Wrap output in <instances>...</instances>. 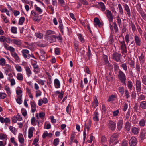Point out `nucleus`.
I'll return each instance as SVG.
<instances>
[{"label":"nucleus","mask_w":146,"mask_h":146,"mask_svg":"<svg viewBox=\"0 0 146 146\" xmlns=\"http://www.w3.org/2000/svg\"><path fill=\"white\" fill-rule=\"evenodd\" d=\"M119 135V133H115L113 134L110 138V146H114L118 142V137Z\"/></svg>","instance_id":"nucleus-1"},{"label":"nucleus","mask_w":146,"mask_h":146,"mask_svg":"<svg viewBox=\"0 0 146 146\" xmlns=\"http://www.w3.org/2000/svg\"><path fill=\"white\" fill-rule=\"evenodd\" d=\"M104 14H106L109 22H112L113 17L111 11L108 9H107L106 11L104 12Z\"/></svg>","instance_id":"nucleus-2"},{"label":"nucleus","mask_w":146,"mask_h":146,"mask_svg":"<svg viewBox=\"0 0 146 146\" xmlns=\"http://www.w3.org/2000/svg\"><path fill=\"white\" fill-rule=\"evenodd\" d=\"M136 89L137 94L140 93L141 90V81L139 80H136Z\"/></svg>","instance_id":"nucleus-3"},{"label":"nucleus","mask_w":146,"mask_h":146,"mask_svg":"<svg viewBox=\"0 0 146 146\" xmlns=\"http://www.w3.org/2000/svg\"><path fill=\"white\" fill-rule=\"evenodd\" d=\"M145 54L144 52L140 53V55L139 56L138 58L141 64L142 65L145 62Z\"/></svg>","instance_id":"nucleus-4"},{"label":"nucleus","mask_w":146,"mask_h":146,"mask_svg":"<svg viewBox=\"0 0 146 146\" xmlns=\"http://www.w3.org/2000/svg\"><path fill=\"white\" fill-rule=\"evenodd\" d=\"M121 55L117 52H114L112 54V58L117 62L120 61Z\"/></svg>","instance_id":"nucleus-5"},{"label":"nucleus","mask_w":146,"mask_h":146,"mask_svg":"<svg viewBox=\"0 0 146 146\" xmlns=\"http://www.w3.org/2000/svg\"><path fill=\"white\" fill-rule=\"evenodd\" d=\"M103 59L105 65H106L108 67H111L112 66V65L109 62L108 56L105 55L103 54Z\"/></svg>","instance_id":"nucleus-6"},{"label":"nucleus","mask_w":146,"mask_h":146,"mask_svg":"<svg viewBox=\"0 0 146 146\" xmlns=\"http://www.w3.org/2000/svg\"><path fill=\"white\" fill-rule=\"evenodd\" d=\"M118 77L119 81L126 79V77L125 73L121 70L118 71Z\"/></svg>","instance_id":"nucleus-7"},{"label":"nucleus","mask_w":146,"mask_h":146,"mask_svg":"<svg viewBox=\"0 0 146 146\" xmlns=\"http://www.w3.org/2000/svg\"><path fill=\"white\" fill-rule=\"evenodd\" d=\"M137 142V139L134 137H132L129 140V145L130 146H135Z\"/></svg>","instance_id":"nucleus-8"},{"label":"nucleus","mask_w":146,"mask_h":146,"mask_svg":"<svg viewBox=\"0 0 146 146\" xmlns=\"http://www.w3.org/2000/svg\"><path fill=\"white\" fill-rule=\"evenodd\" d=\"M108 125L109 128L112 131L115 130L116 128V123L111 120L108 121Z\"/></svg>","instance_id":"nucleus-9"},{"label":"nucleus","mask_w":146,"mask_h":146,"mask_svg":"<svg viewBox=\"0 0 146 146\" xmlns=\"http://www.w3.org/2000/svg\"><path fill=\"white\" fill-rule=\"evenodd\" d=\"M40 56H39V58L42 61H45V60L46 54L44 51L43 50H40Z\"/></svg>","instance_id":"nucleus-10"},{"label":"nucleus","mask_w":146,"mask_h":146,"mask_svg":"<svg viewBox=\"0 0 146 146\" xmlns=\"http://www.w3.org/2000/svg\"><path fill=\"white\" fill-rule=\"evenodd\" d=\"M55 35H53L50 36L49 37H47L46 38V40L50 43L54 42H56V40L55 39Z\"/></svg>","instance_id":"nucleus-11"},{"label":"nucleus","mask_w":146,"mask_h":146,"mask_svg":"<svg viewBox=\"0 0 146 146\" xmlns=\"http://www.w3.org/2000/svg\"><path fill=\"white\" fill-rule=\"evenodd\" d=\"M125 10L126 12L128 17H130L131 16L130 9L129 6L126 4H123V5Z\"/></svg>","instance_id":"nucleus-12"},{"label":"nucleus","mask_w":146,"mask_h":146,"mask_svg":"<svg viewBox=\"0 0 146 146\" xmlns=\"http://www.w3.org/2000/svg\"><path fill=\"white\" fill-rule=\"evenodd\" d=\"M134 38L136 45L138 46H140L141 44L140 38L139 36L136 35L134 36Z\"/></svg>","instance_id":"nucleus-13"},{"label":"nucleus","mask_w":146,"mask_h":146,"mask_svg":"<svg viewBox=\"0 0 146 146\" xmlns=\"http://www.w3.org/2000/svg\"><path fill=\"white\" fill-rule=\"evenodd\" d=\"M35 129L33 127H31L28 130V135L29 138H31L33 136V131H34Z\"/></svg>","instance_id":"nucleus-14"},{"label":"nucleus","mask_w":146,"mask_h":146,"mask_svg":"<svg viewBox=\"0 0 146 146\" xmlns=\"http://www.w3.org/2000/svg\"><path fill=\"white\" fill-rule=\"evenodd\" d=\"M54 84L56 88H59L60 87V82L58 79H54Z\"/></svg>","instance_id":"nucleus-15"},{"label":"nucleus","mask_w":146,"mask_h":146,"mask_svg":"<svg viewBox=\"0 0 146 146\" xmlns=\"http://www.w3.org/2000/svg\"><path fill=\"white\" fill-rule=\"evenodd\" d=\"M98 4L101 10L103 12L105 11L106 7L104 3L102 2H98Z\"/></svg>","instance_id":"nucleus-16"},{"label":"nucleus","mask_w":146,"mask_h":146,"mask_svg":"<svg viewBox=\"0 0 146 146\" xmlns=\"http://www.w3.org/2000/svg\"><path fill=\"white\" fill-rule=\"evenodd\" d=\"M18 139L19 142L21 144H23L24 142V139L23 135L21 133L19 134Z\"/></svg>","instance_id":"nucleus-17"},{"label":"nucleus","mask_w":146,"mask_h":146,"mask_svg":"<svg viewBox=\"0 0 146 146\" xmlns=\"http://www.w3.org/2000/svg\"><path fill=\"white\" fill-rule=\"evenodd\" d=\"M35 35L37 38L40 39H42L44 36L43 34L39 31L36 32L35 34Z\"/></svg>","instance_id":"nucleus-18"},{"label":"nucleus","mask_w":146,"mask_h":146,"mask_svg":"<svg viewBox=\"0 0 146 146\" xmlns=\"http://www.w3.org/2000/svg\"><path fill=\"white\" fill-rule=\"evenodd\" d=\"M32 65L34 69V72L36 73H38L40 70L37 64H32Z\"/></svg>","instance_id":"nucleus-19"},{"label":"nucleus","mask_w":146,"mask_h":146,"mask_svg":"<svg viewBox=\"0 0 146 146\" xmlns=\"http://www.w3.org/2000/svg\"><path fill=\"white\" fill-rule=\"evenodd\" d=\"M99 114L96 110L93 114V119L94 120L96 121H98L99 120V119L98 117Z\"/></svg>","instance_id":"nucleus-20"},{"label":"nucleus","mask_w":146,"mask_h":146,"mask_svg":"<svg viewBox=\"0 0 146 146\" xmlns=\"http://www.w3.org/2000/svg\"><path fill=\"white\" fill-rule=\"evenodd\" d=\"M29 52V51L27 49H23L21 51L23 56L25 58H27V54Z\"/></svg>","instance_id":"nucleus-21"},{"label":"nucleus","mask_w":146,"mask_h":146,"mask_svg":"<svg viewBox=\"0 0 146 146\" xmlns=\"http://www.w3.org/2000/svg\"><path fill=\"white\" fill-rule=\"evenodd\" d=\"M13 44L17 45L18 46H19L21 45L22 43L20 40H17L15 39H13L12 40Z\"/></svg>","instance_id":"nucleus-22"},{"label":"nucleus","mask_w":146,"mask_h":146,"mask_svg":"<svg viewBox=\"0 0 146 146\" xmlns=\"http://www.w3.org/2000/svg\"><path fill=\"white\" fill-rule=\"evenodd\" d=\"M117 96L116 95H112L110 96L108 100V102H112L115 100V99L117 98Z\"/></svg>","instance_id":"nucleus-23"},{"label":"nucleus","mask_w":146,"mask_h":146,"mask_svg":"<svg viewBox=\"0 0 146 146\" xmlns=\"http://www.w3.org/2000/svg\"><path fill=\"white\" fill-rule=\"evenodd\" d=\"M25 70L27 75L28 77H29L32 74L30 68L28 66L26 67H25Z\"/></svg>","instance_id":"nucleus-24"},{"label":"nucleus","mask_w":146,"mask_h":146,"mask_svg":"<svg viewBox=\"0 0 146 146\" xmlns=\"http://www.w3.org/2000/svg\"><path fill=\"white\" fill-rule=\"evenodd\" d=\"M55 34V32L51 30H48L46 31L45 34V38L47 37H49L50 35H53Z\"/></svg>","instance_id":"nucleus-25"},{"label":"nucleus","mask_w":146,"mask_h":146,"mask_svg":"<svg viewBox=\"0 0 146 146\" xmlns=\"http://www.w3.org/2000/svg\"><path fill=\"white\" fill-rule=\"evenodd\" d=\"M117 22L120 28H121L122 21L119 15L116 17Z\"/></svg>","instance_id":"nucleus-26"},{"label":"nucleus","mask_w":146,"mask_h":146,"mask_svg":"<svg viewBox=\"0 0 146 146\" xmlns=\"http://www.w3.org/2000/svg\"><path fill=\"white\" fill-rule=\"evenodd\" d=\"M123 122V121L122 120L119 121L117 124V128L119 130H120L122 128Z\"/></svg>","instance_id":"nucleus-27"},{"label":"nucleus","mask_w":146,"mask_h":146,"mask_svg":"<svg viewBox=\"0 0 146 146\" xmlns=\"http://www.w3.org/2000/svg\"><path fill=\"white\" fill-rule=\"evenodd\" d=\"M139 129L138 128L136 127H133L131 129V131L134 135H137L139 133Z\"/></svg>","instance_id":"nucleus-28"},{"label":"nucleus","mask_w":146,"mask_h":146,"mask_svg":"<svg viewBox=\"0 0 146 146\" xmlns=\"http://www.w3.org/2000/svg\"><path fill=\"white\" fill-rule=\"evenodd\" d=\"M17 78L19 81H23V76L21 73H18L17 74Z\"/></svg>","instance_id":"nucleus-29"},{"label":"nucleus","mask_w":146,"mask_h":146,"mask_svg":"<svg viewBox=\"0 0 146 146\" xmlns=\"http://www.w3.org/2000/svg\"><path fill=\"white\" fill-rule=\"evenodd\" d=\"M131 127V123L128 121H127L125 125V128L126 129L127 131H129L130 130Z\"/></svg>","instance_id":"nucleus-30"},{"label":"nucleus","mask_w":146,"mask_h":146,"mask_svg":"<svg viewBox=\"0 0 146 146\" xmlns=\"http://www.w3.org/2000/svg\"><path fill=\"white\" fill-rule=\"evenodd\" d=\"M16 93L17 95L20 96L21 95L22 93V90H21V88L19 87H18L16 90Z\"/></svg>","instance_id":"nucleus-31"},{"label":"nucleus","mask_w":146,"mask_h":146,"mask_svg":"<svg viewBox=\"0 0 146 146\" xmlns=\"http://www.w3.org/2000/svg\"><path fill=\"white\" fill-rule=\"evenodd\" d=\"M140 107L143 109H146V101H143L140 104Z\"/></svg>","instance_id":"nucleus-32"},{"label":"nucleus","mask_w":146,"mask_h":146,"mask_svg":"<svg viewBox=\"0 0 146 146\" xmlns=\"http://www.w3.org/2000/svg\"><path fill=\"white\" fill-rule=\"evenodd\" d=\"M22 95H21L17 97V98L16 99V101L17 103L19 104H21L22 103Z\"/></svg>","instance_id":"nucleus-33"},{"label":"nucleus","mask_w":146,"mask_h":146,"mask_svg":"<svg viewBox=\"0 0 146 146\" xmlns=\"http://www.w3.org/2000/svg\"><path fill=\"white\" fill-rule=\"evenodd\" d=\"M88 52L87 53V56L88 59H90L92 55L90 49V46L89 45H88Z\"/></svg>","instance_id":"nucleus-34"},{"label":"nucleus","mask_w":146,"mask_h":146,"mask_svg":"<svg viewBox=\"0 0 146 146\" xmlns=\"http://www.w3.org/2000/svg\"><path fill=\"white\" fill-rule=\"evenodd\" d=\"M146 123V121L144 119L140 120L139 122V125L141 127L145 126Z\"/></svg>","instance_id":"nucleus-35"},{"label":"nucleus","mask_w":146,"mask_h":146,"mask_svg":"<svg viewBox=\"0 0 146 146\" xmlns=\"http://www.w3.org/2000/svg\"><path fill=\"white\" fill-rule=\"evenodd\" d=\"M94 22L96 23V25L99 26L101 25V23L100 22V20L98 18H95L94 19Z\"/></svg>","instance_id":"nucleus-36"},{"label":"nucleus","mask_w":146,"mask_h":146,"mask_svg":"<svg viewBox=\"0 0 146 146\" xmlns=\"http://www.w3.org/2000/svg\"><path fill=\"white\" fill-rule=\"evenodd\" d=\"M9 129L11 131V132L14 134L15 135L16 134L17 130L15 127L12 126H11L9 127Z\"/></svg>","instance_id":"nucleus-37"},{"label":"nucleus","mask_w":146,"mask_h":146,"mask_svg":"<svg viewBox=\"0 0 146 146\" xmlns=\"http://www.w3.org/2000/svg\"><path fill=\"white\" fill-rule=\"evenodd\" d=\"M34 7L36 10L39 13V14L41 13L43 11L40 7H38L36 5H34Z\"/></svg>","instance_id":"nucleus-38"},{"label":"nucleus","mask_w":146,"mask_h":146,"mask_svg":"<svg viewBox=\"0 0 146 146\" xmlns=\"http://www.w3.org/2000/svg\"><path fill=\"white\" fill-rule=\"evenodd\" d=\"M118 7L119 8V11L120 14L122 15L123 13V11L122 7V6L120 4H119L118 5Z\"/></svg>","instance_id":"nucleus-39"},{"label":"nucleus","mask_w":146,"mask_h":146,"mask_svg":"<svg viewBox=\"0 0 146 146\" xmlns=\"http://www.w3.org/2000/svg\"><path fill=\"white\" fill-rule=\"evenodd\" d=\"M25 18L24 17H20L18 23L20 25H22L25 21Z\"/></svg>","instance_id":"nucleus-40"},{"label":"nucleus","mask_w":146,"mask_h":146,"mask_svg":"<svg viewBox=\"0 0 146 146\" xmlns=\"http://www.w3.org/2000/svg\"><path fill=\"white\" fill-rule=\"evenodd\" d=\"M113 25L115 32V33H117L118 31V28L115 22H113Z\"/></svg>","instance_id":"nucleus-41"},{"label":"nucleus","mask_w":146,"mask_h":146,"mask_svg":"<svg viewBox=\"0 0 146 146\" xmlns=\"http://www.w3.org/2000/svg\"><path fill=\"white\" fill-rule=\"evenodd\" d=\"M127 85L128 88L131 90L133 87V85L131 81V80L128 81L127 82Z\"/></svg>","instance_id":"nucleus-42"},{"label":"nucleus","mask_w":146,"mask_h":146,"mask_svg":"<svg viewBox=\"0 0 146 146\" xmlns=\"http://www.w3.org/2000/svg\"><path fill=\"white\" fill-rule=\"evenodd\" d=\"M31 123L34 126H35L36 125V120L35 117H33L32 118L31 120Z\"/></svg>","instance_id":"nucleus-43"},{"label":"nucleus","mask_w":146,"mask_h":146,"mask_svg":"<svg viewBox=\"0 0 146 146\" xmlns=\"http://www.w3.org/2000/svg\"><path fill=\"white\" fill-rule=\"evenodd\" d=\"M4 89L6 91L7 93L9 95H10L11 92L10 90V89L9 87L7 86H5L4 88Z\"/></svg>","instance_id":"nucleus-44"},{"label":"nucleus","mask_w":146,"mask_h":146,"mask_svg":"<svg viewBox=\"0 0 146 146\" xmlns=\"http://www.w3.org/2000/svg\"><path fill=\"white\" fill-rule=\"evenodd\" d=\"M145 132L144 131H141L140 133V136L141 140H143L144 139Z\"/></svg>","instance_id":"nucleus-45"},{"label":"nucleus","mask_w":146,"mask_h":146,"mask_svg":"<svg viewBox=\"0 0 146 146\" xmlns=\"http://www.w3.org/2000/svg\"><path fill=\"white\" fill-rule=\"evenodd\" d=\"M47 9L50 10L51 12V13H50L51 14H53L54 13V9L51 5H48L47 7Z\"/></svg>","instance_id":"nucleus-46"},{"label":"nucleus","mask_w":146,"mask_h":146,"mask_svg":"<svg viewBox=\"0 0 146 146\" xmlns=\"http://www.w3.org/2000/svg\"><path fill=\"white\" fill-rule=\"evenodd\" d=\"M140 13L143 19L146 21V14L143 11Z\"/></svg>","instance_id":"nucleus-47"},{"label":"nucleus","mask_w":146,"mask_h":146,"mask_svg":"<svg viewBox=\"0 0 146 146\" xmlns=\"http://www.w3.org/2000/svg\"><path fill=\"white\" fill-rule=\"evenodd\" d=\"M7 139V136L5 134H0V139L1 140H6Z\"/></svg>","instance_id":"nucleus-48"},{"label":"nucleus","mask_w":146,"mask_h":146,"mask_svg":"<svg viewBox=\"0 0 146 146\" xmlns=\"http://www.w3.org/2000/svg\"><path fill=\"white\" fill-rule=\"evenodd\" d=\"M136 69L137 71L139 72L140 71L141 67L140 64L138 62H136Z\"/></svg>","instance_id":"nucleus-49"},{"label":"nucleus","mask_w":146,"mask_h":146,"mask_svg":"<svg viewBox=\"0 0 146 146\" xmlns=\"http://www.w3.org/2000/svg\"><path fill=\"white\" fill-rule=\"evenodd\" d=\"M7 95L5 93L0 92V99H3L6 97Z\"/></svg>","instance_id":"nucleus-50"},{"label":"nucleus","mask_w":146,"mask_h":146,"mask_svg":"<svg viewBox=\"0 0 146 146\" xmlns=\"http://www.w3.org/2000/svg\"><path fill=\"white\" fill-rule=\"evenodd\" d=\"M58 27L62 34L63 35L64 34V26L62 23L60 24Z\"/></svg>","instance_id":"nucleus-51"},{"label":"nucleus","mask_w":146,"mask_h":146,"mask_svg":"<svg viewBox=\"0 0 146 146\" xmlns=\"http://www.w3.org/2000/svg\"><path fill=\"white\" fill-rule=\"evenodd\" d=\"M6 63L5 60L4 58H1L0 59V65L1 66H4L5 65Z\"/></svg>","instance_id":"nucleus-52"},{"label":"nucleus","mask_w":146,"mask_h":146,"mask_svg":"<svg viewBox=\"0 0 146 146\" xmlns=\"http://www.w3.org/2000/svg\"><path fill=\"white\" fill-rule=\"evenodd\" d=\"M17 28L15 27H12L11 28V31L14 34H17Z\"/></svg>","instance_id":"nucleus-53"},{"label":"nucleus","mask_w":146,"mask_h":146,"mask_svg":"<svg viewBox=\"0 0 146 146\" xmlns=\"http://www.w3.org/2000/svg\"><path fill=\"white\" fill-rule=\"evenodd\" d=\"M21 112L22 115L24 117L27 116V113L26 110L24 108H22L21 110Z\"/></svg>","instance_id":"nucleus-54"},{"label":"nucleus","mask_w":146,"mask_h":146,"mask_svg":"<svg viewBox=\"0 0 146 146\" xmlns=\"http://www.w3.org/2000/svg\"><path fill=\"white\" fill-rule=\"evenodd\" d=\"M59 140L58 138L55 139L54 140L53 144L55 146H56L59 144Z\"/></svg>","instance_id":"nucleus-55"},{"label":"nucleus","mask_w":146,"mask_h":146,"mask_svg":"<svg viewBox=\"0 0 146 146\" xmlns=\"http://www.w3.org/2000/svg\"><path fill=\"white\" fill-rule=\"evenodd\" d=\"M5 66L6 71L7 72H8L9 71H11V68L10 65L8 64H6L5 65Z\"/></svg>","instance_id":"nucleus-56"},{"label":"nucleus","mask_w":146,"mask_h":146,"mask_svg":"<svg viewBox=\"0 0 146 146\" xmlns=\"http://www.w3.org/2000/svg\"><path fill=\"white\" fill-rule=\"evenodd\" d=\"M121 49L122 50L123 53H126L127 52L126 45L121 47Z\"/></svg>","instance_id":"nucleus-57"},{"label":"nucleus","mask_w":146,"mask_h":146,"mask_svg":"<svg viewBox=\"0 0 146 146\" xmlns=\"http://www.w3.org/2000/svg\"><path fill=\"white\" fill-rule=\"evenodd\" d=\"M121 67L125 71L127 70V67L125 63L122 64L121 65Z\"/></svg>","instance_id":"nucleus-58"},{"label":"nucleus","mask_w":146,"mask_h":146,"mask_svg":"<svg viewBox=\"0 0 146 146\" xmlns=\"http://www.w3.org/2000/svg\"><path fill=\"white\" fill-rule=\"evenodd\" d=\"M74 46L76 52H78L79 50V45L78 43H75L74 44Z\"/></svg>","instance_id":"nucleus-59"},{"label":"nucleus","mask_w":146,"mask_h":146,"mask_svg":"<svg viewBox=\"0 0 146 146\" xmlns=\"http://www.w3.org/2000/svg\"><path fill=\"white\" fill-rule=\"evenodd\" d=\"M45 113L43 112H42L39 113V117L41 118L42 119L45 117Z\"/></svg>","instance_id":"nucleus-60"},{"label":"nucleus","mask_w":146,"mask_h":146,"mask_svg":"<svg viewBox=\"0 0 146 146\" xmlns=\"http://www.w3.org/2000/svg\"><path fill=\"white\" fill-rule=\"evenodd\" d=\"M10 141L11 143H13L15 146H18V144L15 141L14 137H11L10 139Z\"/></svg>","instance_id":"nucleus-61"},{"label":"nucleus","mask_w":146,"mask_h":146,"mask_svg":"<svg viewBox=\"0 0 146 146\" xmlns=\"http://www.w3.org/2000/svg\"><path fill=\"white\" fill-rule=\"evenodd\" d=\"M91 126V123L90 122H89L87 124H85L84 129L86 128L88 131H89Z\"/></svg>","instance_id":"nucleus-62"},{"label":"nucleus","mask_w":146,"mask_h":146,"mask_svg":"<svg viewBox=\"0 0 146 146\" xmlns=\"http://www.w3.org/2000/svg\"><path fill=\"white\" fill-rule=\"evenodd\" d=\"M142 82L145 85H146V76L144 75L143 76L142 78Z\"/></svg>","instance_id":"nucleus-63"},{"label":"nucleus","mask_w":146,"mask_h":146,"mask_svg":"<svg viewBox=\"0 0 146 146\" xmlns=\"http://www.w3.org/2000/svg\"><path fill=\"white\" fill-rule=\"evenodd\" d=\"M129 64L132 68H134V62L133 61L130 60L129 62Z\"/></svg>","instance_id":"nucleus-64"}]
</instances>
